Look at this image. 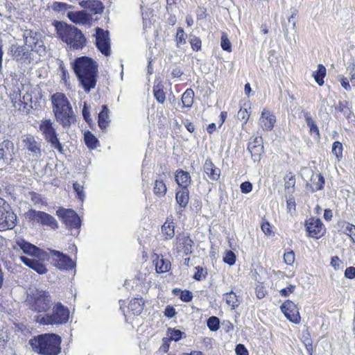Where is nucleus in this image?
I'll list each match as a JSON object with an SVG mask.
<instances>
[{"mask_svg": "<svg viewBox=\"0 0 355 355\" xmlns=\"http://www.w3.org/2000/svg\"><path fill=\"white\" fill-rule=\"evenodd\" d=\"M17 245L24 253L32 257H39L40 255V249L39 248L24 240L17 241Z\"/></svg>", "mask_w": 355, "mask_h": 355, "instance_id": "26", "label": "nucleus"}, {"mask_svg": "<svg viewBox=\"0 0 355 355\" xmlns=\"http://www.w3.org/2000/svg\"><path fill=\"white\" fill-rule=\"evenodd\" d=\"M55 29L59 38L70 50H81L86 46L87 40L77 27L66 23L58 22Z\"/></svg>", "mask_w": 355, "mask_h": 355, "instance_id": "4", "label": "nucleus"}, {"mask_svg": "<svg viewBox=\"0 0 355 355\" xmlns=\"http://www.w3.org/2000/svg\"><path fill=\"white\" fill-rule=\"evenodd\" d=\"M183 332L179 329L169 328L167 331V336L170 340H174L175 342L180 340L182 338Z\"/></svg>", "mask_w": 355, "mask_h": 355, "instance_id": "46", "label": "nucleus"}, {"mask_svg": "<svg viewBox=\"0 0 355 355\" xmlns=\"http://www.w3.org/2000/svg\"><path fill=\"white\" fill-rule=\"evenodd\" d=\"M17 106L19 107V108H15V110L23 113L28 114L33 109L31 94L26 92L22 98L21 97Z\"/></svg>", "mask_w": 355, "mask_h": 355, "instance_id": "27", "label": "nucleus"}, {"mask_svg": "<svg viewBox=\"0 0 355 355\" xmlns=\"http://www.w3.org/2000/svg\"><path fill=\"white\" fill-rule=\"evenodd\" d=\"M26 216L31 220L40 223L44 226L49 227L55 230L58 227V224L55 218L51 215L41 211L30 209L26 212Z\"/></svg>", "mask_w": 355, "mask_h": 355, "instance_id": "9", "label": "nucleus"}, {"mask_svg": "<svg viewBox=\"0 0 355 355\" xmlns=\"http://www.w3.org/2000/svg\"><path fill=\"white\" fill-rule=\"evenodd\" d=\"M19 259L23 263L35 270L39 275H44L48 271L46 266L39 259L28 258L25 256H21Z\"/></svg>", "mask_w": 355, "mask_h": 355, "instance_id": "20", "label": "nucleus"}, {"mask_svg": "<svg viewBox=\"0 0 355 355\" xmlns=\"http://www.w3.org/2000/svg\"><path fill=\"white\" fill-rule=\"evenodd\" d=\"M203 171L211 181H217L220 175V169L215 166L210 158L206 159L203 164Z\"/></svg>", "mask_w": 355, "mask_h": 355, "instance_id": "21", "label": "nucleus"}, {"mask_svg": "<svg viewBox=\"0 0 355 355\" xmlns=\"http://www.w3.org/2000/svg\"><path fill=\"white\" fill-rule=\"evenodd\" d=\"M281 309L286 318L292 322L297 324L300 322L299 310L293 302L286 300L281 306Z\"/></svg>", "mask_w": 355, "mask_h": 355, "instance_id": "17", "label": "nucleus"}, {"mask_svg": "<svg viewBox=\"0 0 355 355\" xmlns=\"http://www.w3.org/2000/svg\"><path fill=\"white\" fill-rule=\"evenodd\" d=\"M31 51L26 45H12L10 48V52L13 58L21 63H30Z\"/></svg>", "mask_w": 355, "mask_h": 355, "instance_id": "18", "label": "nucleus"}, {"mask_svg": "<svg viewBox=\"0 0 355 355\" xmlns=\"http://www.w3.org/2000/svg\"><path fill=\"white\" fill-rule=\"evenodd\" d=\"M69 318V311L61 302H57L53 307L51 313L45 314L41 319L43 324H62Z\"/></svg>", "mask_w": 355, "mask_h": 355, "instance_id": "7", "label": "nucleus"}, {"mask_svg": "<svg viewBox=\"0 0 355 355\" xmlns=\"http://www.w3.org/2000/svg\"><path fill=\"white\" fill-rule=\"evenodd\" d=\"M73 69L85 92L88 93L96 85L98 64L93 59L82 56L72 62Z\"/></svg>", "mask_w": 355, "mask_h": 355, "instance_id": "1", "label": "nucleus"}, {"mask_svg": "<svg viewBox=\"0 0 355 355\" xmlns=\"http://www.w3.org/2000/svg\"><path fill=\"white\" fill-rule=\"evenodd\" d=\"M240 188L242 193H248L251 192L252 189V185L250 182H244L241 183Z\"/></svg>", "mask_w": 355, "mask_h": 355, "instance_id": "58", "label": "nucleus"}, {"mask_svg": "<svg viewBox=\"0 0 355 355\" xmlns=\"http://www.w3.org/2000/svg\"><path fill=\"white\" fill-rule=\"evenodd\" d=\"M196 272L193 275V278L197 281H200L206 278L207 271L202 267L197 266L196 267Z\"/></svg>", "mask_w": 355, "mask_h": 355, "instance_id": "49", "label": "nucleus"}, {"mask_svg": "<svg viewBox=\"0 0 355 355\" xmlns=\"http://www.w3.org/2000/svg\"><path fill=\"white\" fill-rule=\"evenodd\" d=\"M189 200V191L187 188L181 189L176 191L175 201L178 205V212L181 214L187 207Z\"/></svg>", "mask_w": 355, "mask_h": 355, "instance_id": "23", "label": "nucleus"}, {"mask_svg": "<svg viewBox=\"0 0 355 355\" xmlns=\"http://www.w3.org/2000/svg\"><path fill=\"white\" fill-rule=\"evenodd\" d=\"M311 188L312 192L322 190L324 184V178L321 173L312 174L311 178Z\"/></svg>", "mask_w": 355, "mask_h": 355, "instance_id": "29", "label": "nucleus"}, {"mask_svg": "<svg viewBox=\"0 0 355 355\" xmlns=\"http://www.w3.org/2000/svg\"><path fill=\"white\" fill-rule=\"evenodd\" d=\"M193 244L194 243L190 238L189 234L182 232L176 236L173 248L178 253L182 252L184 255H189L192 253Z\"/></svg>", "mask_w": 355, "mask_h": 355, "instance_id": "10", "label": "nucleus"}, {"mask_svg": "<svg viewBox=\"0 0 355 355\" xmlns=\"http://www.w3.org/2000/svg\"><path fill=\"white\" fill-rule=\"evenodd\" d=\"M207 325L210 331H216L220 328V320L216 316H211L207 321Z\"/></svg>", "mask_w": 355, "mask_h": 355, "instance_id": "45", "label": "nucleus"}, {"mask_svg": "<svg viewBox=\"0 0 355 355\" xmlns=\"http://www.w3.org/2000/svg\"><path fill=\"white\" fill-rule=\"evenodd\" d=\"M166 191L167 187L163 179H156L154 182L153 187L154 194L159 198H162L166 195Z\"/></svg>", "mask_w": 355, "mask_h": 355, "instance_id": "32", "label": "nucleus"}, {"mask_svg": "<svg viewBox=\"0 0 355 355\" xmlns=\"http://www.w3.org/2000/svg\"><path fill=\"white\" fill-rule=\"evenodd\" d=\"M225 296L226 303L232 310L235 309L240 304L237 295L233 291L225 293Z\"/></svg>", "mask_w": 355, "mask_h": 355, "instance_id": "38", "label": "nucleus"}, {"mask_svg": "<svg viewBox=\"0 0 355 355\" xmlns=\"http://www.w3.org/2000/svg\"><path fill=\"white\" fill-rule=\"evenodd\" d=\"M193 298V295L189 291H184L181 293L180 299L185 302H189L191 301Z\"/></svg>", "mask_w": 355, "mask_h": 355, "instance_id": "59", "label": "nucleus"}, {"mask_svg": "<svg viewBox=\"0 0 355 355\" xmlns=\"http://www.w3.org/2000/svg\"><path fill=\"white\" fill-rule=\"evenodd\" d=\"M23 88L24 85L17 80L13 81L11 85H8L6 87L7 93L10 96L14 108H19L17 105L21 97V92Z\"/></svg>", "mask_w": 355, "mask_h": 355, "instance_id": "19", "label": "nucleus"}, {"mask_svg": "<svg viewBox=\"0 0 355 355\" xmlns=\"http://www.w3.org/2000/svg\"><path fill=\"white\" fill-rule=\"evenodd\" d=\"M347 71L349 73L350 81L352 84V86L355 87V64H349L347 67Z\"/></svg>", "mask_w": 355, "mask_h": 355, "instance_id": "55", "label": "nucleus"}, {"mask_svg": "<svg viewBox=\"0 0 355 355\" xmlns=\"http://www.w3.org/2000/svg\"><path fill=\"white\" fill-rule=\"evenodd\" d=\"M162 231L166 239H171L175 236V225L173 221L166 220L162 226Z\"/></svg>", "mask_w": 355, "mask_h": 355, "instance_id": "37", "label": "nucleus"}, {"mask_svg": "<svg viewBox=\"0 0 355 355\" xmlns=\"http://www.w3.org/2000/svg\"><path fill=\"white\" fill-rule=\"evenodd\" d=\"M153 262L155 263L156 272L158 273L166 272L168 271L171 268V262L164 259L163 257L161 258L157 257V259L154 260Z\"/></svg>", "mask_w": 355, "mask_h": 355, "instance_id": "33", "label": "nucleus"}, {"mask_svg": "<svg viewBox=\"0 0 355 355\" xmlns=\"http://www.w3.org/2000/svg\"><path fill=\"white\" fill-rule=\"evenodd\" d=\"M39 131L41 132L45 141L51 146L56 149L61 154L64 153V148L58 137V133L53 127V121L49 119H44L39 123Z\"/></svg>", "mask_w": 355, "mask_h": 355, "instance_id": "6", "label": "nucleus"}, {"mask_svg": "<svg viewBox=\"0 0 355 355\" xmlns=\"http://www.w3.org/2000/svg\"><path fill=\"white\" fill-rule=\"evenodd\" d=\"M295 259V253L293 250L285 252L284 254V261L287 265L291 266L293 264Z\"/></svg>", "mask_w": 355, "mask_h": 355, "instance_id": "54", "label": "nucleus"}, {"mask_svg": "<svg viewBox=\"0 0 355 355\" xmlns=\"http://www.w3.org/2000/svg\"><path fill=\"white\" fill-rule=\"evenodd\" d=\"M276 121V117L270 111L263 110L259 120V125L264 130H271Z\"/></svg>", "mask_w": 355, "mask_h": 355, "instance_id": "22", "label": "nucleus"}, {"mask_svg": "<svg viewBox=\"0 0 355 355\" xmlns=\"http://www.w3.org/2000/svg\"><path fill=\"white\" fill-rule=\"evenodd\" d=\"M250 114L246 109H240L237 114V118L240 120L242 124H245L248 121Z\"/></svg>", "mask_w": 355, "mask_h": 355, "instance_id": "52", "label": "nucleus"}, {"mask_svg": "<svg viewBox=\"0 0 355 355\" xmlns=\"http://www.w3.org/2000/svg\"><path fill=\"white\" fill-rule=\"evenodd\" d=\"M26 303L32 311L42 313L50 309L53 300L48 291L35 289L28 293Z\"/></svg>", "mask_w": 355, "mask_h": 355, "instance_id": "5", "label": "nucleus"}, {"mask_svg": "<svg viewBox=\"0 0 355 355\" xmlns=\"http://www.w3.org/2000/svg\"><path fill=\"white\" fill-rule=\"evenodd\" d=\"M338 80L340 83L341 86L347 91H350L352 89V87L349 84V82L348 79L340 75L338 76Z\"/></svg>", "mask_w": 355, "mask_h": 355, "instance_id": "56", "label": "nucleus"}, {"mask_svg": "<svg viewBox=\"0 0 355 355\" xmlns=\"http://www.w3.org/2000/svg\"><path fill=\"white\" fill-rule=\"evenodd\" d=\"M220 46L224 51L228 52H230L232 51L231 43L225 34H223L221 37Z\"/></svg>", "mask_w": 355, "mask_h": 355, "instance_id": "53", "label": "nucleus"}, {"mask_svg": "<svg viewBox=\"0 0 355 355\" xmlns=\"http://www.w3.org/2000/svg\"><path fill=\"white\" fill-rule=\"evenodd\" d=\"M73 187L77 194V197L83 201L85 198L83 186L81 184L76 182L73 183Z\"/></svg>", "mask_w": 355, "mask_h": 355, "instance_id": "51", "label": "nucleus"}, {"mask_svg": "<svg viewBox=\"0 0 355 355\" xmlns=\"http://www.w3.org/2000/svg\"><path fill=\"white\" fill-rule=\"evenodd\" d=\"M223 261L228 264L229 266H232L235 263L236 261V255L235 254L231 251L228 250L225 257H223Z\"/></svg>", "mask_w": 355, "mask_h": 355, "instance_id": "50", "label": "nucleus"}, {"mask_svg": "<svg viewBox=\"0 0 355 355\" xmlns=\"http://www.w3.org/2000/svg\"><path fill=\"white\" fill-rule=\"evenodd\" d=\"M194 92L191 89H187L182 96L183 107L191 108L193 103Z\"/></svg>", "mask_w": 355, "mask_h": 355, "instance_id": "36", "label": "nucleus"}, {"mask_svg": "<svg viewBox=\"0 0 355 355\" xmlns=\"http://www.w3.org/2000/svg\"><path fill=\"white\" fill-rule=\"evenodd\" d=\"M56 214L70 228L78 229L80 227V218L73 210L60 208L57 210Z\"/></svg>", "mask_w": 355, "mask_h": 355, "instance_id": "12", "label": "nucleus"}, {"mask_svg": "<svg viewBox=\"0 0 355 355\" xmlns=\"http://www.w3.org/2000/svg\"><path fill=\"white\" fill-rule=\"evenodd\" d=\"M189 43L191 44V49L194 51H199L202 48V41L200 37L194 35H190L189 36Z\"/></svg>", "mask_w": 355, "mask_h": 355, "instance_id": "44", "label": "nucleus"}, {"mask_svg": "<svg viewBox=\"0 0 355 355\" xmlns=\"http://www.w3.org/2000/svg\"><path fill=\"white\" fill-rule=\"evenodd\" d=\"M304 119L306 122L308 127L309 128V132L311 135H315L317 138L320 137L319 128L315 123V121L312 119L311 114L309 112L304 113Z\"/></svg>", "mask_w": 355, "mask_h": 355, "instance_id": "35", "label": "nucleus"}, {"mask_svg": "<svg viewBox=\"0 0 355 355\" xmlns=\"http://www.w3.org/2000/svg\"><path fill=\"white\" fill-rule=\"evenodd\" d=\"M84 139L85 144L89 148L94 149L98 146V140L97 138L92 134L90 132L85 133Z\"/></svg>", "mask_w": 355, "mask_h": 355, "instance_id": "40", "label": "nucleus"}, {"mask_svg": "<svg viewBox=\"0 0 355 355\" xmlns=\"http://www.w3.org/2000/svg\"><path fill=\"white\" fill-rule=\"evenodd\" d=\"M62 338L55 334H40L29 340L33 350L42 355H58L61 352Z\"/></svg>", "mask_w": 355, "mask_h": 355, "instance_id": "3", "label": "nucleus"}, {"mask_svg": "<svg viewBox=\"0 0 355 355\" xmlns=\"http://www.w3.org/2000/svg\"><path fill=\"white\" fill-rule=\"evenodd\" d=\"M144 306V301L142 297H135L129 304V309L133 313V314L139 315L143 310Z\"/></svg>", "mask_w": 355, "mask_h": 355, "instance_id": "30", "label": "nucleus"}, {"mask_svg": "<svg viewBox=\"0 0 355 355\" xmlns=\"http://www.w3.org/2000/svg\"><path fill=\"white\" fill-rule=\"evenodd\" d=\"M175 315V309L172 306L168 305L164 310V315L168 318H172Z\"/></svg>", "mask_w": 355, "mask_h": 355, "instance_id": "64", "label": "nucleus"}, {"mask_svg": "<svg viewBox=\"0 0 355 355\" xmlns=\"http://www.w3.org/2000/svg\"><path fill=\"white\" fill-rule=\"evenodd\" d=\"M343 144L339 141H335L332 145V153L336 155L338 159L343 156Z\"/></svg>", "mask_w": 355, "mask_h": 355, "instance_id": "48", "label": "nucleus"}, {"mask_svg": "<svg viewBox=\"0 0 355 355\" xmlns=\"http://www.w3.org/2000/svg\"><path fill=\"white\" fill-rule=\"evenodd\" d=\"M343 230L345 234L351 237L354 243H355V225L347 223L343 226Z\"/></svg>", "mask_w": 355, "mask_h": 355, "instance_id": "47", "label": "nucleus"}, {"mask_svg": "<svg viewBox=\"0 0 355 355\" xmlns=\"http://www.w3.org/2000/svg\"><path fill=\"white\" fill-rule=\"evenodd\" d=\"M17 218L10 206L3 199L0 198V231L13 229Z\"/></svg>", "mask_w": 355, "mask_h": 355, "instance_id": "8", "label": "nucleus"}, {"mask_svg": "<svg viewBox=\"0 0 355 355\" xmlns=\"http://www.w3.org/2000/svg\"><path fill=\"white\" fill-rule=\"evenodd\" d=\"M96 45L102 54L105 56L110 55V39L108 31L101 28H96Z\"/></svg>", "mask_w": 355, "mask_h": 355, "instance_id": "13", "label": "nucleus"}, {"mask_svg": "<svg viewBox=\"0 0 355 355\" xmlns=\"http://www.w3.org/2000/svg\"><path fill=\"white\" fill-rule=\"evenodd\" d=\"M51 101L55 118L64 128H69L75 123V114L64 94L56 92L51 96Z\"/></svg>", "mask_w": 355, "mask_h": 355, "instance_id": "2", "label": "nucleus"}, {"mask_svg": "<svg viewBox=\"0 0 355 355\" xmlns=\"http://www.w3.org/2000/svg\"><path fill=\"white\" fill-rule=\"evenodd\" d=\"M261 227L262 231L264 232V234L266 235L270 236L273 234V232L271 230L270 225L268 222H263L261 224Z\"/></svg>", "mask_w": 355, "mask_h": 355, "instance_id": "62", "label": "nucleus"}, {"mask_svg": "<svg viewBox=\"0 0 355 355\" xmlns=\"http://www.w3.org/2000/svg\"><path fill=\"white\" fill-rule=\"evenodd\" d=\"M187 38V35L184 33L183 28L182 27H179L177 30V33H176V35H175L176 46L179 48L182 45L185 44Z\"/></svg>", "mask_w": 355, "mask_h": 355, "instance_id": "42", "label": "nucleus"}, {"mask_svg": "<svg viewBox=\"0 0 355 355\" xmlns=\"http://www.w3.org/2000/svg\"><path fill=\"white\" fill-rule=\"evenodd\" d=\"M50 254L52 257L53 265L59 270H70L76 266L75 263L68 255L58 250H50Z\"/></svg>", "mask_w": 355, "mask_h": 355, "instance_id": "11", "label": "nucleus"}, {"mask_svg": "<svg viewBox=\"0 0 355 355\" xmlns=\"http://www.w3.org/2000/svg\"><path fill=\"white\" fill-rule=\"evenodd\" d=\"M261 138L256 137L254 142H250L248 146V150L252 153L254 149L257 148V155H261L263 151V147L261 146Z\"/></svg>", "mask_w": 355, "mask_h": 355, "instance_id": "43", "label": "nucleus"}, {"mask_svg": "<svg viewBox=\"0 0 355 355\" xmlns=\"http://www.w3.org/2000/svg\"><path fill=\"white\" fill-rule=\"evenodd\" d=\"M305 227L310 237L319 239L324 235V226L320 218L311 217L305 221Z\"/></svg>", "mask_w": 355, "mask_h": 355, "instance_id": "14", "label": "nucleus"}, {"mask_svg": "<svg viewBox=\"0 0 355 355\" xmlns=\"http://www.w3.org/2000/svg\"><path fill=\"white\" fill-rule=\"evenodd\" d=\"M67 17L72 22L76 24H87L90 20L89 16L85 10L69 12Z\"/></svg>", "mask_w": 355, "mask_h": 355, "instance_id": "25", "label": "nucleus"}, {"mask_svg": "<svg viewBox=\"0 0 355 355\" xmlns=\"http://www.w3.org/2000/svg\"><path fill=\"white\" fill-rule=\"evenodd\" d=\"M236 355H249L248 351L245 347L242 344H239L236 346Z\"/></svg>", "mask_w": 355, "mask_h": 355, "instance_id": "61", "label": "nucleus"}, {"mask_svg": "<svg viewBox=\"0 0 355 355\" xmlns=\"http://www.w3.org/2000/svg\"><path fill=\"white\" fill-rule=\"evenodd\" d=\"M336 110H338L339 112H342L346 118L349 120H354L355 116L349 107V102L347 101H340L336 107Z\"/></svg>", "mask_w": 355, "mask_h": 355, "instance_id": "31", "label": "nucleus"}, {"mask_svg": "<svg viewBox=\"0 0 355 355\" xmlns=\"http://www.w3.org/2000/svg\"><path fill=\"white\" fill-rule=\"evenodd\" d=\"M23 37L25 45L30 48L31 51H34L37 46L41 47L43 46L42 40V35L37 31L31 29H26L23 33Z\"/></svg>", "mask_w": 355, "mask_h": 355, "instance_id": "15", "label": "nucleus"}, {"mask_svg": "<svg viewBox=\"0 0 355 355\" xmlns=\"http://www.w3.org/2000/svg\"><path fill=\"white\" fill-rule=\"evenodd\" d=\"M153 94L156 100L159 103H164L166 100L165 93L162 85H157L153 87Z\"/></svg>", "mask_w": 355, "mask_h": 355, "instance_id": "41", "label": "nucleus"}, {"mask_svg": "<svg viewBox=\"0 0 355 355\" xmlns=\"http://www.w3.org/2000/svg\"><path fill=\"white\" fill-rule=\"evenodd\" d=\"M80 6L89 10L94 14H100L104 9L103 4L98 0H82L80 2Z\"/></svg>", "mask_w": 355, "mask_h": 355, "instance_id": "24", "label": "nucleus"}, {"mask_svg": "<svg viewBox=\"0 0 355 355\" xmlns=\"http://www.w3.org/2000/svg\"><path fill=\"white\" fill-rule=\"evenodd\" d=\"M345 277L349 279L355 278V267L350 266L346 268L345 271Z\"/></svg>", "mask_w": 355, "mask_h": 355, "instance_id": "60", "label": "nucleus"}, {"mask_svg": "<svg viewBox=\"0 0 355 355\" xmlns=\"http://www.w3.org/2000/svg\"><path fill=\"white\" fill-rule=\"evenodd\" d=\"M297 10L295 8L291 9V16L288 19L289 24L292 25V28L294 29L296 26L295 17L297 15Z\"/></svg>", "mask_w": 355, "mask_h": 355, "instance_id": "57", "label": "nucleus"}, {"mask_svg": "<svg viewBox=\"0 0 355 355\" xmlns=\"http://www.w3.org/2000/svg\"><path fill=\"white\" fill-rule=\"evenodd\" d=\"M22 142L30 155H32L35 159H38L42 156L41 143L35 139L33 135H26Z\"/></svg>", "mask_w": 355, "mask_h": 355, "instance_id": "16", "label": "nucleus"}, {"mask_svg": "<svg viewBox=\"0 0 355 355\" xmlns=\"http://www.w3.org/2000/svg\"><path fill=\"white\" fill-rule=\"evenodd\" d=\"M326 75V68L322 65L319 64L318 66V69L316 71L313 72V76L314 77L315 80L319 85H322L324 84V78Z\"/></svg>", "mask_w": 355, "mask_h": 355, "instance_id": "39", "label": "nucleus"}, {"mask_svg": "<svg viewBox=\"0 0 355 355\" xmlns=\"http://www.w3.org/2000/svg\"><path fill=\"white\" fill-rule=\"evenodd\" d=\"M109 123L108 109L107 105H104L98 114V126L103 130L109 125Z\"/></svg>", "mask_w": 355, "mask_h": 355, "instance_id": "34", "label": "nucleus"}, {"mask_svg": "<svg viewBox=\"0 0 355 355\" xmlns=\"http://www.w3.org/2000/svg\"><path fill=\"white\" fill-rule=\"evenodd\" d=\"M295 286L290 285L288 287L282 289L279 292L282 296L287 297L294 291Z\"/></svg>", "mask_w": 355, "mask_h": 355, "instance_id": "63", "label": "nucleus"}, {"mask_svg": "<svg viewBox=\"0 0 355 355\" xmlns=\"http://www.w3.org/2000/svg\"><path fill=\"white\" fill-rule=\"evenodd\" d=\"M175 179L177 184L181 187L182 189L187 188L191 181L189 173L182 170L176 171Z\"/></svg>", "mask_w": 355, "mask_h": 355, "instance_id": "28", "label": "nucleus"}]
</instances>
